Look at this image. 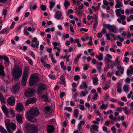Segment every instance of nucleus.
Masks as SVG:
<instances>
[{"mask_svg":"<svg viewBox=\"0 0 133 133\" xmlns=\"http://www.w3.org/2000/svg\"><path fill=\"white\" fill-rule=\"evenodd\" d=\"M22 74V69L20 66H18L14 69L11 74L13 76L15 80H18L21 77Z\"/></svg>","mask_w":133,"mask_h":133,"instance_id":"obj_1","label":"nucleus"},{"mask_svg":"<svg viewBox=\"0 0 133 133\" xmlns=\"http://www.w3.org/2000/svg\"><path fill=\"white\" fill-rule=\"evenodd\" d=\"M29 70L28 68L25 67L24 69V72L22 76V80L21 84L22 86H24L26 84L28 78Z\"/></svg>","mask_w":133,"mask_h":133,"instance_id":"obj_2","label":"nucleus"},{"mask_svg":"<svg viewBox=\"0 0 133 133\" xmlns=\"http://www.w3.org/2000/svg\"><path fill=\"white\" fill-rule=\"evenodd\" d=\"M39 80V78L38 76L36 74L31 75L29 80V83L30 86H32L35 85Z\"/></svg>","mask_w":133,"mask_h":133,"instance_id":"obj_3","label":"nucleus"},{"mask_svg":"<svg viewBox=\"0 0 133 133\" xmlns=\"http://www.w3.org/2000/svg\"><path fill=\"white\" fill-rule=\"evenodd\" d=\"M103 25L104 27L108 28L110 32L115 33L117 31V29L114 25L107 24L105 22L103 23Z\"/></svg>","mask_w":133,"mask_h":133,"instance_id":"obj_4","label":"nucleus"},{"mask_svg":"<svg viewBox=\"0 0 133 133\" xmlns=\"http://www.w3.org/2000/svg\"><path fill=\"white\" fill-rule=\"evenodd\" d=\"M39 113V111L37 108L36 107H33L26 114L35 116L38 115Z\"/></svg>","mask_w":133,"mask_h":133,"instance_id":"obj_5","label":"nucleus"},{"mask_svg":"<svg viewBox=\"0 0 133 133\" xmlns=\"http://www.w3.org/2000/svg\"><path fill=\"white\" fill-rule=\"evenodd\" d=\"M36 128V126L27 124L25 128V130L27 133L33 132Z\"/></svg>","mask_w":133,"mask_h":133,"instance_id":"obj_6","label":"nucleus"},{"mask_svg":"<svg viewBox=\"0 0 133 133\" xmlns=\"http://www.w3.org/2000/svg\"><path fill=\"white\" fill-rule=\"evenodd\" d=\"M35 91L34 89L28 88L26 90L25 92V95L28 97H31L34 95Z\"/></svg>","mask_w":133,"mask_h":133,"instance_id":"obj_7","label":"nucleus"},{"mask_svg":"<svg viewBox=\"0 0 133 133\" xmlns=\"http://www.w3.org/2000/svg\"><path fill=\"white\" fill-rule=\"evenodd\" d=\"M15 98L14 96H11L7 99L8 103L11 106H13L15 105Z\"/></svg>","mask_w":133,"mask_h":133,"instance_id":"obj_8","label":"nucleus"},{"mask_svg":"<svg viewBox=\"0 0 133 133\" xmlns=\"http://www.w3.org/2000/svg\"><path fill=\"white\" fill-rule=\"evenodd\" d=\"M12 87V92L13 94H16L18 92L20 88V85L18 83L15 84Z\"/></svg>","mask_w":133,"mask_h":133,"instance_id":"obj_9","label":"nucleus"},{"mask_svg":"<svg viewBox=\"0 0 133 133\" xmlns=\"http://www.w3.org/2000/svg\"><path fill=\"white\" fill-rule=\"evenodd\" d=\"M46 89V87L43 84H41L37 89L38 92L39 94H41L43 91Z\"/></svg>","mask_w":133,"mask_h":133,"instance_id":"obj_10","label":"nucleus"},{"mask_svg":"<svg viewBox=\"0 0 133 133\" xmlns=\"http://www.w3.org/2000/svg\"><path fill=\"white\" fill-rule=\"evenodd\" d=\"M127 74L128 76H131L133 74V66H130L127 70Z\"/></svg>","mask_w":133,"mask_h":133,"instance_id":"obj_11","label":"nucleus"},{"mask_svg":"<svg viewBox=\"0 0 133 133\" xmlns=\"http://www.w3.org/2000/svg\"><path fill=\"white\" fill-rule=\"evenodd\" d=\"M36 99L35 98H31L26 100L25 104L27 105L30 104H33L36 102Z\"/></svg>","mask_w":133,"mask_h":133,"instance_id":"obj_12","label":"nucleus"},{"mask_svg":"<svg viewBox=\"0 0 133 133\" xmlns=\"http://www.w3.org/2000/svg\"><path fill=\"white\" fill-rule=\"evenodd\" d=\"M16 109L19 112L22 111L24 109V107L23 104L20 103H18L16 106Z\"/></svg>","mask_w":133,"mask_h":133,"instance_id":"obj_13","label":"nucleus"},{"mask_svg":"<svg viewBox=\"0 0 133 133\" xmlns=\"http://www.w3.org/2000/svg\"><path fill=\"white\" fill-rule=\"evenodd\" d=\"M26 118L28 121L34 123L36 121V119L33 117L32 116L28 114H26Z\"/></svg>","mask_w":133,"mask_h":133,"instance_id":"obj_14","label":"nucleus"},{"mask_svg":"<svg viewBox=\"0 0 133 133\" xmlns=\"http://www.w3.org/2000/svg\"><path fill=\"white\" fill-rule=\"evenodd\" d=\"M2 109L4 114L6 116H8L9 114V110L6 107L2 105L1 107Z\"/></svg>","mask_w":133,"mask_h":133,"instance_id":"obj_15","label":"nucleus"},{"mask_svg":"<svg viewBox=\"0 0 133 133\" xmlns=\"http://www.w3.org/2000/svg\"><path fill=\"white\" fill-rule=\"evenodd\" d=\"M120 116H118V118L116 117H114L113 115L112 114H110L109 117V118L111 120H113L114 121H120Z\"/></svg>","mask_w":133,"mask_h":133,"instance_id":"obj_16","label":"nucleus"},{"mask_svg":"<svg viewBox=\"0 0 133 133\" xmlns=\"http://www.w3.org/2000/svg\"><path fill=\"white\" fill-rule=\"evenodd\" d=\"M62 16V13L61 11H58L56 12L55 15V18L57 20L60 19Z\"/></svg>","mask_w":133,"mask_h":133,"instance_id":"obj_17","label":"nucleus"},{"mask_svg":"<svg viewBox=\"0 0 133 133\" xmlns=\"http://www.w3.org/2000/svg\"><path fill=\"white\" fill-rule=\"evenodd\" d=\"M16 119L17 122L19 123H21L22 122V117L19 114H17L16 116Z\"/></svg>","mask_w":133,"mask_h":133,"instance_id":"obj_18","label":"nucleus"},{"mask_svg":"<svg viewBox=\"0 0 133 133\" xmlns=\"http://www.w3.org/2000/svg\"><path fill=\"white\" fill-rule=\"evenodd\" d=\"M23 32L24 34L26 36H28L29 38H31L32 36L30 35V33L27 31V27H24L23 30Z\"/></svg>","mask_w":133,"mask_h":133,"instance_id":"obj_19","label":"nucleus"},{"mask_svg":"<svg viewBox=\"0 0 133 133\" xmlns=\"http://www.w3.org/2000/svg\"><path fill=\"white\" fill-rule=\"evenodd\" d=\"M47 131L51 133L53 132L54 130V128L51 125H49L47 127Z\"/></svg>","mask_w":133,"mask_h":133,"instance_id":"obj_20","label":"nucleus"},{"mask_svg":"<svg viewBox=\"0 0 133 133\" xmlns=\"http://www.w3.org/2000/svg\"><path fill=\"white\" fill-rule=\"evenodd\" d=\"M4 68L3 66L0 65V75L4 76L5 75L4 71Z\"/></svg>","mask_w":133,"mask_h":133,"instance_id":"obj_21","label":"nucleus"},{"mask_svg":"<svg viewBox=\"0 0 133 133\" xmlns=\"http://www.w3.org/2000/svg\"><path fill=\"white\" fill-rule=\"evenodd\" d=\"M117 91L119 94H121L122 92L121 85L120 83H118L117 86Z\"/></svg>","mask_w":133,"mask_h":133,"instance_id":"obj_22","label":"nucleus"},{"mask_svg":"<svg viewBox=\"0 0 133 133\" xmlns=\"http://www.w3.org/2000/svg\"><path fill=\"white\" fill-rule=\"evenodd\" d=\"M45 112L46 113H50L51 112V109L49 106H46L44 108Z\"/></svg>","mask_w":133,"mask_h":133,"instance_id":"obj_23","label":"nucleus"},{"mask_svg":"<svg viewBox=\"0 0 133 133\" xmlns=\"http://www.w3.org/2000/svg\"><path fill=\"white\" fill-rule=\"evenodd\" d=\"M104 61L106 64H108L110 62H111L112 65L114 64V62H112V61L109 58H107V57H105L104 59Z\"/></svg>","mask_w":133,"mask_h":133,"instance_id":"obj_24","label":"nucleus"},{"mask_svg":"<svg viewBox=\"0 0 133 133\" xmlns=\"http://www.w3.org/2000/svg\"><path fill=\"white\" fill-rule=\"evenodd\" d=\"M78 110L77 109H75L74 111L73 115L76 118H78Z\"/></svg>","mask_w":133,"mask_h":133,"instance_id":"obj_25","label":"nucleus"},{"mask_svg":"<svg viewBox=\"0 0 133 133\" xmlns=\"http://www.w3.org/2000/svg\"><path fill=\"white\" fill-rule=\"evenodd\" d=\"M108 107V104H105L103 103L99 107V108L101 109L105 110L107 109Z\"/></svg>","mask_w":133,"mask_h":133,"instance_id":"obj_26","label":"nucleus"},{"mask_svg":"<svg viewBox=\"0 0 133 133\" xmlns=\"http://www.w3.org/2000/svg\"><path fill=\"white\" fill-rule=\"evenodd\" d=\"M88 94V91L87 90H85L84 91H82L80 94V96L82 97V96L85 97L86 95Z\"/></svg>","mask_w":133,"mask_h":133,"instance_id":"obj_27","label":"nucleus"},{"mask_svg":"<svg viewBox=\"0 0 133 133\" xmlns=\"http://www.w3.org/2000/svg\"><path fill=\"white\" fill-rule=\"evenodd\" d=\"M0 101L2 103H4L5 102V99L2 94L0 92Z\"/></svg>","mask_w":133,"mask_h":133,"instance_id":"obj_28","label":"nucleus"},{"mask_svg":"<svg viewBox=\"0 0 133 133\" xmlns=\"http://www.w3.org/2000/svg\"><path fill=\"white\" fill-rule=\"evenodd\" d=\"M116 68L117 69H118L119 70H121V74H122L123 73L124 71V68L123 67H122L121 68V65L118 64L116 67Z\"/></svg>","mask_w":133,"mask_h":133,"instance_id":"obj_29","label":"nucleus"},{"mask_svg":"<svg viewBox=\"0 0 133 133\" xmlns=\"http://www.w3.org/2000/svg\"><path fill=\"white\" fill-rule=\"evenodd\" d=\"M123 6L122 3V2L116 3V4L115 5V8H120Z\"/></svg>","mask_w":133,"mask_h":133,"instance_id":"obj_30","label":"nucleus"},{"mask_svg":"<svg viewBox=\"0 0 133 133\" xmlns=\"http://www.w3.org/2000/svg\"><path fill=\"white\" fill-rule=\"evenodd\" d=\"M98 22L97 20V17H95V23L93 24L94 27L93 28L94 29H96V28L98 25Z\"/></svg>","mask_w":133,"mask_h":133,"instance_id":"obj_31","label":"nucleus"},{"mask_svg":"<svg viewBox=\"0 0 133 133\" xmlns=\"http://www.w3.org/2000/svg\"><path fill=\"white\" fill-rule=\"evenodd\" d=\"M60 79L62 81V82H60V83H61V84H64V86L65 87L66 86V85L65 84L66 82L64 77L63 76H61L60 78Z\"/></svg>","mask_w":133,"mask_h":133,"instance_id":"obj_32","label":"nucleus"},{"mask_svg":"<svg viewBox=\"0 0 133 133\" xmlns=\"http://www.w3.org/2000/svg\"><path fill=\"white\" fill-rule=\"evenodd\" d=\"M70 5V3L69 2L67 1H65L64 3V5L65 6V9L67 10L69 6Z\"/></svg>","mask_w":133,"mask_h":133,"instance_id":"obj_33","label":"nucleus"},{"mask_svg":"<svg viewBox=\"0 0 133 133\" xmlns=\"http://www.w3.org/2000/svg\"><path fill=\"white\" fill-rule=\"evenodd\" d=\"M10 121L9 119H6L5 121V124L6 128L10 127Z\"/></svg>","mask_w":133,"mask_h":133,"instance_id":"obj_34","label":"nucleus"},{"mask_svg":"<svg viewBox=\"0 0 133 133\" xmlns=\"http://www.w3.org/2000/svg\"><path fill=\"white\" fill-rule=\"evenodd\" d=\"M96 57L99 61H101L103 59V55L102 53H100L99 55H96Z\"/></svg>","mask_w":133,"mask_h":133,"instance_id":"obj_35","label":"nucleus"},{"mask_svg":"<svg viewBox=\"0 0 133 133\" xmlns=\"http://www.w3.org/2000/svg\"><path fill=\"white\" fill-rule=\"evenodd\" d=\"M98 126L95 125H91L90 130H97L98 128Z\"/></svg>","mask_w":133,"mask_h":133,"instance_id":"obj_36","label":"nucleus"},{"mask_svg":"<svg viewBox=\"0 0 133 133\" xmlns=\"http://www.w3.org/2000/svg\"><path fill=\"white\" fill-rule=\"evenodd\" d=\"M10 127L12 130H15L16 128V124L13 123H11Z\"/></svg>","mask_w":133,"mask_h":133,"instance_id":"obj_37","label":"nucleus"},{"mask_svg":"<svg viewBox=\"0 0 133 133\" xmlns=\"http://www.w3.org/2000/svg\"><path fill=\"white\" fill-rule=\"evenodd\" d=\"M98 79L97 77L94 78L93 79V83L95 85H97L98 84Z\"/></svg>","mask_w":133,"mask_h":133,"instance_id":"obj_38","label":"nucleus"},{"mask_svg":"<svg viewBox=\"0 0 133 133\" xmlns=\"http://www.w3.org/2000/svg\"><path fill=\"white\" fill-rule=\"evenodd\" d=\"M123 89L125 92L128 91L129 90L128 85L127 84L124 85L123 86Z\"/></svg>","mask_w":133,"mask_h":133,"instance_id":"obj_39","label":"nucleus"},{"mask_svg":"<svg viewBox=\"0 0 133 133\" xmlns=\"http://www.w3.org/2000/svg\"><path fill=\"white\" fill-rule=\"evenodd\" d=\"M50 3L49 8L50 9H51L54 8L55 4V2H49Z\"/></svg>","mask_w":133,"mask_h":133,"instance_id":"obj_40","label":"nucleus"},{"mask_svg":"<svg viewBox=\"0 0 133 133\" xmlns=\"http://www.w3.org/2000/svg\"><path fill=\"white\" fill-rule=\"evenodd\" d=\"M0 131L2 133H7L6 130L2 126H0Z\"/></svg>","mask_w":133,"mask_h":133,"instance_id":"obj_41","label":"nucleus"},{"mask_svg":"<svg viewBox=\"0 0 133 133\" xmlns=\"http://www.w3.org/2000/svg\"><path fill=\"white\" fill-rule=\"evenodd\" d=\"M9 30H7V28L4 29H3L2 31H1V33L2 34H7L9 32Z\"/></svg>","mask_w":133,"mask_h":133,"instance_id":"obj_42","label":"nucleus"},{"mask_svg":"<svg viewBox=\"0 0 133 133\" xmlns=\"http://www.w3.org/2000/svg\"><path fill=\"white\" fill-rule=\"evenodd\" d=\"M27 30L29 31H31L33 33L35 31V29L33 27L29 26L28 27Z\"/></svg>","mask_w":133,"mask_h":133,"instance_id":"obj_43","label":"nucleus"},{"mask_svg":"<svg viewBox=\"0 0 133 133\" xmlns=\"http://www.w3.org/2000/svg\"><path fill=\"white\" fill-rule=\"evenodd\" d=\"M117 21L119 23H121L123 25H125L126 24V22L125 21H123L121 22L120 19L118 18L117 19Z\"/></svg>","mask_w":133,"mask_h":133,"instance_id":"obj_44","label":"nucleus"},{"mask_svg":"<svg viewBox=\"0 0 133 133\" xmlns=\"http://www.w3.org/2000/svg\"><path fill=\"white\" fill-rule=\"evenodd\" d=\"M76 10L75 13L76 14L80 15L82 14V10H79V9H76Z\"/></svg>","mask_w":133,"mask_h":133,"instance_id":"obj_45","label":"nucleus"},{"mask_svg":"<svg viewBox=\"0 0 133 133\" xmlns=\"http://www.w3.org/2000/svg\"><path fill=\"white\" fill-rule=\"evenodd\" d=\"M78 107H79V109L82 111H83L85 109V108L84 105L79 104L77 105Z\"/></svg>","mask_w":133,"mask_h":133,"instance_id":"obj_46","label":"nucleus"},{"mask_svg":"<svg viewBox=\"0 0 133 133\" xmlns=\"http://www.w3.org/2000/svg\"><path fill=\"white\" fill-rule=\"evenodd\" d=\"M121 10V9H117L115 10V12L116 13V15L117 16H120L121 13L120 12V10Z\"/></svg>","mask_w":133,"mask_h":133,"instance_id":"obj_47","label":"nucleus"},{"mask_svg":"<svg viewBox=\"0 0 133 133\" xmlns=\"http://www.w3.org/2000/svg\"><path fill=\"white\" fill-rule=\"evenodd\" d=\"M74 12V11L72 9H70L68 10L67 12L66 13V15L68 16L70 14V13L72 14Z\"/></svg>","mask_w":133,"mask_h":133,"instance_id":"obj_48","label":"nucleus"},{"mask_svg":"<svg viewBox=\"0 0 133 133\" xmlns=\"http://www.w3.org/2000/svg\"><path fill=\"white\" fill-rule=\"evenodd\" d=\"M82 84L84 88H88V86L87 84L86 81L83 82H82Z\"/></svg>","mask_w":133,"mask_h":133,"instance_id":"obj_49","label":"nucleus"},{"mask_svg":"<svg viewBox=\"0 0 133 133\" xmlns=\"http://www.w3.org/2000/svg\"><path fill=\"white\" fill-rule=\"evenodd\" d=\"M9 110L12 116L14 117L15 116L14 114V111L12 108H10Z\"/></svg>","mask_w":133,"mask_h":133,"instance_id":"obj_50","label":"nucleus"},{"mask_svg":"<svg viewBox=\"0 0 133 133\" xmlns=\"http://www.w3.org/2000/svg\"><path fill=\"white\" fill-rule=\"evenodd\" d=\"M64 63L63 62H61L60 63L61 67L63 69V70H65L66 69V68L65 66H64Z\"/></svg>","mask_w":133,"mask_h":133,"instance_id":"obj_51","label":"nucleus"},{"mask_svg":"<svg viewBox=\"0 0 133 133\" xmlns=\"http://www.w3.org/2000/svg\"><path fill=\"white\" fill-rule=\"evenodd\" d=\"M80 78V76L78 75H76L74 76V80L76 81L79 79Z\"/></svg>","mask_w":133,"mask_h":133,"instance_id":"obj_52","label":"nucleus"},{"mask_svg":"<svg viewBox=\"0 0 133 133\" xmlns=\"http://www.w3.org/2000/svg\"><path fill=\"white\" fill-rule=\"evenodd\" d=\"M64 109L66 110H68L70 112H71L72 110V108L70 107H65Z\"/></svg>","mask_w":133,"mask_h":133,"instance_id":"obj_53","label":"nucleus"},{"mask_svg":"<svg viewBox=\"0 0 133 133\" xmlns=\"http://www.w3.org/2000/svg\"><path fill=\"white\" fill-rule=\"evenodd\" d=\"M44 98V100L45 101H48V96L46 95H43L42 96H41V98Z\"/></svg>","mask_w":133,"mask_h":133,"instance_id":"obj_54","label":"nucleus"},{"mask_svg":"<svg viewBox=\"0 0 133 133\" xmlns=\"http://www.w3.org/2000/svg\"><path fill=\"white\" fill-rule=\"evenodd\" d=\"M48 77L50 78L53 80L56 79L55 76V75L50 74L49 75Z\"/></svg>","mask_w":133,"mask_h":133,"instance_id":"obj_55","label":"nucleus"},{"mask_svg":"<svg viewBox=\"0 0 133 133\" xmlns=\"http://www.w3.org/2000/svg\"><path fill=\"white\" fill-rule=\"evenodd\" d=\"M129 58L127 57H124V59L123 60V61L124 62H125L126 63H128L129 62Z\"/></svg>","mask_w":133,"mask_h":133,"instance_id":"obj_56","label":"nucleus"},{"mask_svg":"<svg viewBox=\"0 0 133 133\" xmlns=\"http://www.w3.org/2000/svg\"><path fill=\"white\" fill-rule=\"evenodd\" d=\"M96 68L99 72L101 73L102 72V68L101 66H99L98 65H97Z\"/></svg>","mask_w":133,"mask_h":133,"instance_id":"obj_57","label":"nucleus"},{"mask_svg":"<svg viewBox=\"0 0 133 133\" xmlns=\"http://www.w3.org/2000/svg\"><path fill=\"white\" fill-rule=\"evenodd\" d=\"M41 9L43 11H45L46 10V7L44 5H42L41 6Z\"/></svg>","mask_w":133,"mask_h":133,"instance_id":"obj_58","label":"nucleus"},{"mask_svg":"<svg viewBox=\"0 0 133 133\" xmlns=\"http://www.w3.org/2000/svg\"><path fill=\"white\" fill-rule=\"evenodd\" d=\"M98 96V95L97 93H95L94 96L92 97V99L94 100H96L97 99Z\"/></svg>","mask_w":133,"mask_h":133,"instance_id":"obj_59","label":"nucleus"},{"mask_svg":"<svg viewBox=\"0 0 133 133\" xmlns=\"http://www.w3.org/2000/svg\"><path fill=\"white\" fill-rule=\"evenodd\" d=\"M31 6L30 7V10H33L36 9L37 7V5H35L32 6V8H31Z\"/></svg>","mask_w":133,"mask_h":133,"instance_id":"obj_60","label":"nucleus"},{"mask_svg":"<svg viewBox=\"0 0 133 133\" xmlns=\"http://www.w3.org/2000/svg\"><path fill=\"white\" fill-rule=\"evenodd\" d=\"M110 87V85L107 84H106L105 85V86L103 88V89L104 90H106L107 89L109 88Z\"/></svg>","mask_w":133,"mask_h":133,"instance_id":"obj_61","label":"nucleus"},{"mask_svg":"<svg viewBox=\"0 0 133 133\" xmlns=\"http://www.w3.org/2000/svg\"><path fill=\"white\" fill-rule=\"evenodd\" d=\"M30 54L31 56L33 57V58L35 59V56L34 53L32 51H30Z\"/></svg>","mask_w":133,"mask_h":133,"instance_id":"obj_62","label":"nucleus"},{"mask_svg":"<svg viewBox=\"0 0 133 133\" xmlns=\"http://www.w3.org/2000/svg\"><path fill=\"white\" fill-rule=\"evenodd\" d=\"M81 56V55L80 54L78 55L76 57L75 59V61L77 62H78L79 58H80Z\"/></svg>","mask_w":133,"mask_h":133,"instance_id":"obj_63","label":"nucleus"},{"mask_svg":"<svg viewBox=\"0 0 133 133\" xmlns=\"http://www.w3.org/2000/svg\"><path fill=\"white\" fill-rule=\"evenodd\" d=\"M110 34L111 37L114 38V39H116V35L110 32Z\"/></svg>","mask_w":133,"mask_h":133,"instance_id":"obj_64","label":"nucleus"}]
</instances>
